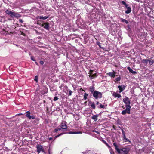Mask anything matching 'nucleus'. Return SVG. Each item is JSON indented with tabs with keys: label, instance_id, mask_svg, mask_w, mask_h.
<instances>
[{
	"label": "nucleus",
	"instance_id": "4be33fe9",
	"mask_svg": "<svg viewBox=\"0 0 154 154\" xmlns=\"http://www.w3.org/2000/svg\"><path fill=\"white\" fill-rule=\"evenodd\" d=\"M102 141L107 146V147L109 148V149L111 148L110 146L104 140H103Z\"/></svg>",
	"mask_w": 154,
	"mask_h": 154
},
{
	"label": "nucleus",
	"instance_id": "3c124183",
	"mask_svg": "<svg viewBox=\"0 0 154 154\" xmlns=\"http://www.w3.org/2000/svg\"><path fill=\"white\" fill-rule=\"evenodd\" d=\"M48 153H49V154H50L49 149H48Z\"/></svg>",
	"mask_w": 154,
	"mask_h": 154
},
{
	"label": "nucleus",
	"instance_id": "a18cd8bd",
	"mask_svg": "<svg viewBox=\"0 0 154 154\" xmlns=\"http://www.w3.org/2000/svg\"><path fill=\"white\" fill-rule=\"evenodd\" d=\"M62 129L61 128H61H58V131H60Z\"/></svg>",
	"mask_w": 154,
	"mask_h": 154
},
{
	"label": "nucleus",
	"instance_id": "393cba45",
	"mask_svg": "<svg viewBox=\"0 0 154 154\" xmlns=\"http://www.w3.org/2000/svg\"><path fill=\"white\" fill-rule=\"evenodd\" d=\"M38 76H36L34 79V80L36 82H38Z\"/></svg>",
	"mask_w": 154,
	"mask_h": 154
},
{
	"label": "nucleus",
	"instance_id": "7c9ffc66",
	"mask_svg": "<svg viewBox=\"0 0 154 154\" xmlns=\"http://www.w3.org/2000/svg\"><path fill=\"white\" fill-rule=\"evenodd\" d=\"M65 133H61L59 134H58V135L56 136L55 137L57 138V137H59L60 136L63 134H65Z\"/></svg>",
	"mask_w": 154,
	"mask_h": 154
},
{
	"label": "nucleus",
	"instance_id": "2f4dec72",
	"mask_svg": "<svg viewBox=\"0 0 154 154\" xmlns=\"http://www.w3.org/2000/svg\"><path fill=\"white\" fill-rule=\"evenodd\" d=\"M89 75H93V74H94V73H93V70H90V71L89 72ZM94 74H96V73H94Z\"/></svg>",
	"mask_w": 154,
	"mask_h": 154
},
{
	"label": "nucleus",
	"instance_id": "cd10ccee",
	"mask_svg": "<svg viewBox=\"0 0 154 154\" xmlns=\"http://www.w3.org/2000/svg\"><path fill=\"white\" fill-rule=\"evenodd\" d=\"M154 62V60H151L149 62V65H152L153 64Z\"/></svg>",
	"mask_w": 154,
	"mask_h": 154
},
{
	"label": "nucleus",
	"instance_id": "5701e85b",
	"mask_svg": "<svg viewBox=\"0 0 154 154\" xmlns=\"http://www.w3.org/2000/svg\"><path fill=\"white\" fill-rule=\"evenodd\" d=\"M88 96V94L87 93H85L84 95V99L85 100H86L87 98V97Z\"/></svg>",
	"mask_w": 154,
	"mask_h": 154
},
{
	"label": "nucleus",
	"instance_id": "f3484780",
	"mask_svg": "<svg viewBox=\"0 0 154 154\" xmlns=\"http://www.w3.org/2000/svg\"><path fill=\"white\" fill-rule=\"evenodd\" d=\"M82 132L81 131H75V132H72V131H69L68 133L69 134H81Z\"/></svg>",
	"mask_w": 154,
	"mask_h": 154
},
{
	"label": "nucleus",
	"instance_id": "09e8293b",
	"mask_svg": "<svg viewBox=\"0 0 154 154\" xmlns=\"http://www.w3.org/2000/svg\"><path fill=\"white\" fill-rule=\"evenodd\" d=\"M125 7L126 8H127L128 7V5L126 4V5H125Z\"/></svg>",
	"mask_w": 154,
	"mask_h": 154
},
{
	"label": "nucleus",
	"instance_id": "5fc2aeb1",
	"mask_svg": "<svg viewBox=\"0 0 154 154\" xmlns=\"http://www.w3.org/2000/svg\"><path fill=\"white\" fill-rule=\"evenodd\" d=\"M87 103V102H85V103Z\"/></svg>",
	"mask_w": 154,
	"mask_h": 154
},
{
	"label": "nucleus",
	"instance_id": "de8ad7c7",
	"mask_svg": "<svg viewBox=\"0 0 154 154\" xmlns=\"http://www.w3.org/2000/svg\"><path fill=\"white\" fill-rule=\"evenodd\" d=\"M149 60V59H147V60H148L147 61L148 62H149H149L150 61V60Z\"/></svg>",
	"mask_w": 154,
	"mask_h": 154
},
{
	"label": "nucleus",
	"instance_id": "0eeeda50",
	"mask_svg": "<svg viewBox=\"0 0 154 154\" xmlns=\"http://www.w3.org/2000/svg\"><path fill=\"white\" fill-rule=\"evenodd\" d=\"M60 127L62 129V131H64L65 130L67 129V126L65 122H63L61 124Z\"/></svg>",
	"mask_w": 154,
	"mask_h": 154
},
{
	"label": "nucleus",
	"instance_id": "aec40b11",
	"mask_svg": "<svg viewBox=\"0 0 154 154\" xmlns=\"http://www.w3.org/2000/svg\"><path fill=\"white\" fill-rule=\"evenodd\" d=\"M89 76L91 79L94 78V77L97 76L96 74H93V75H89Z\"/></svg>",
	"mask_w": 154,
	"mask_h": 154
},
{
	"label": "nucleus",
	"instance_id": "a19ab883",
	"mask_svg": "<svg viewBox=\"0 0 154 154\" xmlns=\"http://www.w3.org/2000/svg\"><path fill=\"white\" fill-rule=\"evenodd\" d=\"M40 63L41 65H43L44 63V62L43 61H40Z\"/></svg>",
	"mask_w": 154,
	"mask_h": 154
},
{
	"label": "nucleus",
	"instance_id": "20e7f679",
	"mask_svg": "<svg viewBox=\"0 0 154 154\" xmlns=\"http://www.w3.org/2000/svg\"><path fill=\"white\" fill-rule=\"evenodd\" d=\"M126 109L123 110L121 112V114L123 115H125L126 113L130 114L131 106L129 105L125 106Z\"/></svg>",
	"mask_w": 154,
	"mask_h": 154
},
{
	"label": "nucleus",
	"instance_id": "864d4df0",
	"mask_svg": "<svg viewBox=\"0 0 154 154\" xmlns=\"http://www.w3.org/2000/svg\"><path fill=\"white\" fill-rule=\"evenodd\" d=\"M22 115L21 114H18V115Z\"/></svg>",
	"mask_w": 154,
	"mask_h": 154
},
{
	"label": "nucleus",
	"instance_id": "bb28decb",
	"mask_svg": "<svg viewBox=\"0 0 154 154\" xmlns=\"http://www.w3.org/2000/svg\"><path fill=\"white\" fill-rule=\"evenodd\" d=\"M147 59H143L142 60V62L143 63H145L146 64H147L148 61Z\"/></svg>",
	"mask_w": 154,
	"mask_h": 154
},
{
	"label": "nucleus",
	"instance_id": "58836bf2",
	"mask_svg": "<svg viewBox=\"0 0 154 154\" xmlns=\"http://www.w3.org/2000/svg\"><path fill=\"white\" fill-rule=\"evenodd\" d=\"M122 138H123L124 139H125V138H126L125 134H122Z\"/></svg>",
	"mask_w": 154,
	"mask_h": 154
},
{
	"label": "nucleus",
	"instance_id": "37998d69",
	"mask_svg": "<svg viewBox=\"0 0 154 154\" xmlns=\"http://www.w3.org/2000/svg\"><path fill=\"white\" fill-rule=\"evenodd\" d=\"M54 131L56 132H57V131H58V128L55 129L54 130Z\"/></svg>",
	"mask_w": 154,
	"mask_h": 154
},
{
	"label": "nucleus",
	"instance_id": "72a5a7b5",
	"mask_svg": "<svg viewBox=\"0 0 154 154\" xmlns=\"http://www.w3.org/2000/svg\"><path fill=\"white\" fill-rule=\"evenodd\" d=\"M124 140H125V142H131V141L128 139L127 138H125Z\"/></svg>",
	"mask_w": 154,
	"mask_h": 154
},
{
	"label": "nucleus",
	"instance_id": "a211bd4d",
	"mask_svg": "<svg viewBox=\"0 0 154 154\" xmlns=\"http://www.w3.org/2000/svg\"><path fill=\"white\" fill-rule=\"evenodd\" d=\"M131 12V8L130 7H127V10L125 11L126 14H128Z\"/></svg>",
	"mask_w": 154,
	"mask_h": 154
},
{
	"label": "nucleus",
	"instance_id": "6ab92c4d",
	"mask_svg": "<svg viewBox=\"0 0 154 154\" xmlns=\"http://www.w3.org/2000/svg\"><path fill=\"white\" fill-rule=\"evenodd\" d=\"M120 20L121 22H123L125 23L128 24V21L127 20H126L125 19H124L122 18H121L120 19Z\"/></svg>",
	"mask_w": 154,
	"mask_h": 154
},
{
	"label": "nucleus",
	"instance_id": "412c9836",
	"mask_svg": "<svg viewBox=\"0 0 154 154\" xmlns=\"http://www.w3.org/2000/svg\"><path fill=\"white\" fill-rule=\"evenodd\" d=\"M48 17V16H45L44 17L41 16V17H40L39 18L40 19H42V20H45V19H47Z\"/></svg>",
	"mask_w": 154,
	"mask_h": 154
},
{
	"label": "nucleus",
	"instance_id": "4c0bfd02",
	"mask_svg": "<svg viewBox=\"0 0 154 154\" xmlns=\"http://www.w3.org/2000/svg\"><path fill=\"white\" fill-rule=\"evenodd\" d=\"M93 132H95V133H97V134H99L100 133L99 132H98L97 131H96L95 130H93Z\"/></svg>",
	"mask_w": 154,
	"mask_h": 154
},
{
	"label": "nucleus",
	"instance_id": "f8f14e48",
	"mask_svg": "<svg viewBox=\"0 0 154 154\" xmlns=\"http://www.w3.org/2000/svg\"><path fill=\"white\" fill-rule=\"evenodd\" d=\"M95 87L94 86H92L89 88V91L93 94V93L95 91Z\"/></svg>",
	"mask_w": 154,
	"mask_h": 154
},
{
	"label": "nucleus",
	"instance_id": "b1692460",
	"mask_svg": "<svg viewBox=\"0 0 154 154\" xmlns=\"http://www.w3.org/2000/svg\"><path fill=\"white\" fill-rule=\"evenodd\" d=\"M30 113L29 111H27L26 112V116L27 117L29 118L30 116Z\"/></svg>",
	"mask_w": 154,
	"mask_h": 154
},
{
	"label": "nucleus",
	"instance_id": "c756f323",
	"mask_svg": "<svg viewBox=\"0 0 154 154\" xmlns=\"http://www.w3.org/2000/svg\"><path fill=\"white\" fill-rule=\"evenodd\" d=\"M121 79V77L120 76H119L116 79V81H119Z\"/></svg>",
	"mask_w": 154,
	"mask_h": 154
},
{
	"label": "nucleus",
	"instance_id": "f03ea898",
	"mask_svg": "<svg viewBox=\"0 0 154 154\" xmlns=\"http://www.w3.org/2000/svg\"><path fill=\"white\" fill-rule=\"evenodd\" d=\"M5 12L7 14H8L11 17L19 18L21 16L20 15L17 13L14 12H12L8 9L5 10Z\"/></svg>",
	"mask_w": 154,
	"mask_h": 154
},
{
	"label": "nucleus",
	"instance_id": "8fccbe9b",
	"mask_svg": "<svg viewBox=\"0 0 154 154\" xmlns=\"http://www.w3.org/2000/svg\"><path fill=\"white\" fill-rule=\"evenodd\" d=\"M96 104L97 105H98L99 104V102L98 101H97L96 103Z\"/></svg>",
	"mask_w": 154,
	"mask_h": 154
},
{
	"label": "nucleus",
	"instance_id": "c85d7f7f",
	"mask_svg": "<svg viewBox=\"0 0 154 154\" xmlns=\"http://www.w3.org/2000/svg\"><path fill=\"white\" fill-rule=\"evenodd\" d=\"M97 45L99 46L100 48H101L103 49V47H101L100 43L99 42H97Z\"/></svg>",
	"mask_w": 154,
	"mask_h": 154
},
{
	"label": "nucleus",
	"instance_id": "9d476101",
	"mask_svg": "<svg viewBox=\"0 0 154 154\" xmlns=\"http://www.w3.org/2000/svg\"><path fill=\"white\" fill-rule=\"evenodd\" d=\"M64 89H65L68 91L69 94L68 96H71L72 95V91L71 90L69 89H68V87L66 85H65L64 86Z\"/></svg>",
	"mask_w": 154,
	"mask_h": 154
},
{
	"label": "nucleus",
	"instance_id": "e433bc0d",
	"mask_svg": "<svg viewBox=\"0 0 154 154\" xmlns=\"http://www.w3.org/2000/svg\"><path fill=\"white\" fill-rule=\"evenodd\" d=\"M121 3L123 4V5H126V3H125V2L124 1H122L121 2Z\"/></svg>",
	"mask_w": 154,
	"mask_h": 154
},
{
	"label": "nucleus",
	"instance_id": "4d7b16f0",
	"mask_svg": "<svg viewBox=\"0 0 154 154\" xmlns=\"http://www.w3.org/2000/svg\"><path fill=\"white\" fill-rule=\"evenodd\" d=\"M95 154H97V153H95Z\"/></svg>",
	"mask_w": 154,
	"mask_h": 154
},
{
	"label": "nucleus",
	"instance_id": "f257e3e1",
	"mask_svg": "<svg viewBox=\"0 0 154 154\" xmlns=\"http://www.w3.org/2000/svg\"><path fill=\"white\" fill-rule=\"evenodd\" d=\"M113 145L115 146L116 150L119 154H122V153L124 154H127L130 150V148L128 147H125L120 149L118 148V146L116 142L113 143Z\"/></svg>",
	"mask_w": 154,
	"mask_h": 154
},
{
	"label": "nucleus",
	"instance_id": "4468645a",
	"mask_svg": "<svg viewBox=\"0 0 154 154\" xmlns=\"http://www.w3.org/2000/svg\"><path fill=\"white\" fill-rule=\"evenodd\" d=\"M98 117V115H95L91 117L92 119L94 120V121L95 122H96L97 120L98 119L97 118Z\"/></svg>",
	"mask_w": 154,
	"mask_h": 154
},
{
	"label": "nucleus",
	"instance_id": "79ce46f5",
	"mask_svg": "<svg viewBox=\"0 0 154 154\" xmlns=\"http://www.w3.org/2000/svg\"><path fill=\"white\" fill-rule=\"evenodd\" d=\"M122 131V134H125V132L123 130V129H121Z\"/></svg>",
	"mask_w": 154,
	"mask_h": 154
},
{
	"label": "nucleus",
	"instance_id": "1a4fd4ad",
	"mask_svg": "<svg viewBox=\"0 0 154 154\" xmlns=\"http://www.w3.org/2000/svg\"><path fill=\"white\" fill-rule=\"evenodd\" d=\"M116 73L114 71L112 72H110L107 73V74L109 75V76L111 77L114 78L116 75Z\"/></svg>",
	"mask_w": 154,
	"mask_h": 154
},
{
	"label": "nucleus",
	"instance_id": "6e6552de",
	"mask_svg": "<svg viewBox=\"0 0 154 154\" xmlns=\"http://www.w3.org/2000/svg\"><path fill=\"white\" fill-rule=\"evenodd\" d=\"M125 86H121V85H119L118 87L119 90V91H118V92L119 93H121L122 91L123 90L125 89Z\"/></svg>",
	"mask_w": 154,
	"mask_h": 154
},
{
	"label": "nucleus",
	"instance_id": "2eb2a0df",
	"mask_svg": "<svg viewBox=\"0 0 154 154\" xmlns=\"http://www.w3.org/2000/svg\"><path fill=\"white\" fill-rule=\"evenodd\" d=\"M112 95L115 97H118L119 98L121 97V95L120 94L115 92H114L113 93Z\"/></svg>",
	"mask_w": 154,
	"mask_h": 154
},
{
	"label": "nucleus",
	"instance_id": "603ef678",
	"mask_svg": "<svg viewBox=\"0 0 154 154\" xmlns=\"http://www.w3.org/2000/svg\"><path fill=\"white\" fill-rule=\"evenodd\" d=\"M35 63H36V65H38V64L37 63V62H35Z\"/></svg>",
	"mask_w": 154,
	"mask_h": 154
},
{
	"label": "nucleus",
	"instance_id": "39448f33",
	"mask_svg": "<svg viewBox=\"0 0 154 154\" xmlns=\"http://www.w3.org/2000/svg\"><path fill=\"white\" fill-rule=\"evenodd\" d=\"M123 101L125 104V106L129 105L131 106L130 105L131 104L130 100L128 97L126 96L123 99Z\"/></svg>",
	"mask_w": 154,
	"mask_h": 154
},
{
	"label": "nucleus",
	"instance_id": "c9c22d12",
	"mask_svg": "<svg viewBox=\"0 0 154 154\" xmlns=\"http://www.w3.org/2000/svg\"><path fill=\"white\" fill-rule=\"evenodd\" d=\"M58 99V98L57 97H55L54 99V101H57Z\"/></svg>",
	"mask_w": 154,
	"mask_h": 154
},
{
	"label": "nucleus",
	"instance_id": "9b49d317",
	"mask_svg": "<svg viewBox=\"0 0 154 154\" xmlns=\"http://www.w3.org/2000/svg\"><path fill=\"white\" fill-rule=\"evenodd\" d=\"M45 29L48 30L49 27V24L48 23H44L42 26Z\"/></svg>",
	"mask_w": 154,
	"mask_h": 154
},
{
	"label": "nucleus",
	"instance_id": "ddd939ff",
	"mask_svg": "<svg viewBox=\"0 0 154 154\" xmlns=\"http://www.w3.org/2000/svg\"><path fill=\"white\" fill-rule=\"evenodd\" d=\"M89 103L90 104V106L93 109H95V106L94 103V102H91V101L89 102Z\"/></svg>",
	"mask_w": 154,
	"mask_h": 154
},
{
	"label": "nucleus",
	"instance_id": "a878e982",
	"mask_svg": "<svg viewBox=\"0 0 154 154\" xmlns=\"http://www.w3.org/2000/svg\"><path fill=\"white\" fill-rule=\"evenodd\" d=\"M109 149L110 150V152L111 154H114V151L111 148V147Z\"/></svg>",
	"mask_w": 154,
	"mask_h": 154
},
{
	"label": "nucleus",
	"instance_id": "dca6fc26",
	"mask_svg": "<svg viewBox=\"0 0 154 154\" xmlns=\"http://www.w3.org/2000/svg\"><path fill=\"white\" fill-rule=\"evenodd\" d=\"M127 69L131 73L133 74H136V72L135 71H133L132 69H131L130 67H127Z\"/></svg>",
	"mask_w": 154,
	"mask_h": 154
},
{
	"label": "nucleus",
	"instance_id": "7ed1b4c3",
	"mask_svg": "<svg viewBox=\"0 0 154 154\" xmlns=\"http://www.w3.org/2000/svg\"><path fill=\"white\" fill-rule=\"evenodd\" d=\"M93 96L95 99L101 98L102 97V93L96 90L93 93Z\"/></svg>",
	"mask_w": 154,
	"mask_h": 154
},
{
	"label": "nucleus",
	"instance_id": "6e6d98bb",
	"mask_svg": "<svg viewBox=\"0 0 154 154\" xmlns=\"http://www.w3.org/2000/svg\"><path fill=\"white\" fill-rule=\"evenodd\" d=\"M122 107L123 109H124V108H124V107H123V106H122Z\"/></svg>",
	"mask_w": 154,
	"mask_h": 154
},
{
	"label": "nucleus",
	"instance_id": "49530a36",
	"mask_svg": "<svg viewBox=\"0 0 154 154\" xmlns=\"http://www.w3.org/2000/svg\"><path fill=\"white\" fill-rule=\"evenodd\" d=\"M49 140H51L52 139V137H50L49 138Z\"/></svg>",
	"mask_w": 154,
	"mask_h": 154
},
{
	"label": "nucleus",
	"instance_id": "473e14b6",
	"mask_svg": "<svg viewBox=\"0 0 154 154\" xmlns=\"http://www.w3.org/2000/svg\"><path fill=\"white\" fill-rule=\"evenodd\" d=\"M29 119H35V117L33 116H30L28 118Z\"/></svg>",
	"mask_w": 154,
	"mask_h": 154
},
{
	"label": "nucleus",
	"instance_id": "c03bdc74",
	"mask_svg": "<svg viewBox=\"0 0 154 154\" xmlns=\"http://www.w3.org/2000/svg\"><path fill=\"white\" fill-rule=\"evenodd\" d=\"M19 21L21 23H22L23 22V20L22 19H19Z\"/></svg>",
	"mask_w": 154,
	"mask_h": 154
},
{
	"label": "nucleus",
	"instance_id": "423d86ee",
	"mask_svg": "<svg viewBox=\"0 0 154 154\" xmlns=\"http://www.w3.org/2000/svg\"><path fill=\"white\" fill-rule=\"evenodd\" d=\"M37 152L38 153H39L41 152H42L43 153H45V152L43 149L42 146L37 145Z\"/></svg>",
	"mask_w": 154,
	"mask_h": 154
},
{
	"label": "nucleus",
	"instance_id": "f704fd0d",
	"mask_svg": "<svg viewBox=\"0 0 154 154\" xmlns=\"http://www.w3.org/2000/svg\"><path fill=\"white\" fill-rule=\"evenodd\" d=\"M31 59L32 60H33L34 61H35V60L34 59V57L33 56H31Z\"/></svg>",
	"mask_w": 154,
	"mask_h": 154
},
{
	"label": "nucleus",
	"instance_id": "ea45409f",
	"mask_svg": "<svg viewBox=\"0 0 154 154\" xmlns=\"http://www.w3.org/2000/svg\"><path fill=\"white\" fill-rule=\"evenodd\" d=\"M100 108H103L104 107V105H103L101 104H100Z\"/></svg>",
	"mask_w": 154,
	"mask_h": 154
}]
</instances>
